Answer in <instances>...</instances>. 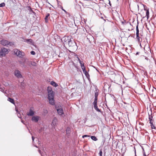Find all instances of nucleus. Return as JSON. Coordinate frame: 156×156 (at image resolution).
<instances>
[{"mask_svg": "<svg viewBox=\"0 0 156 156\" xmlns=\"http://www.w3.org/2000/svg\"><path fill=\"white\" fill-rule=\"evenodd\" d=\"M0 44L3 46H12L14 45L13 43L11 42H9L8 41L5 40H2L0 41Z\"/></svg>", "mask_w": 156, "mask_h": 156, "instance_id": "f257e3e1", "label": "nucleus"}, {"mask_svg": "<svg viewBox=\"0 0 156 156\" xmlns=\"http://www.w3.org/2000/svg\"><path fill=\"white\" fill-rule=\"evenodd\" d=\"M8 53L7 49L5 48H3L0 50V56L5 55V54Z\"/></svg>", "mask_w": 156, "mask_h": 156, "instance_id": "f03ea898", "label": "nucleus"}, {"mask_svg": "<svg viewBox=\"0 0 156 156\" xmlns=\"http://www.w3.org/2000/svg\"><path fill=\"white\" fill-rule=\"evenodd\" d=\"M13 52L14 54L16 55L17 56H19L20 57H21L23 56V55L22 54V52L18 49H15L13 50Z\"/></svg>", "mask_w": 156, "mask_h": 156, "instance_id": "7ed1b4c3", "label": "nucleus"}, {"mask_svg": "<svg viewBox=\"0 0 156 156\" xmlns=\"http://www.w3.org/2000/svg\"><path fill=\"white\" fill-rule=\"evenodd\" d=\"M67 44L69 45V47H74L75 48L77 47L76 43L74 41L71 40V38L70 40V41H69V42H68Z\"/></svg>", "mask_w": 156, "mask_h": 156, "instance_id": "20e7f679", "label": "nucleus"}, {"mask_svg": "<svg viewBox=\"0 0 156 156\" xmlns=\"http://www.w3.org/2000/svg\"><path fill=\"white\" fill-rule=\"evenodd\" d=\"M87 40L90 43L94 41V37L90 34H89L87 36Z\"/></svg>", "mask_w": 156, "mask_h": 156, "instance_id": "39448f33", "label": "nucleus"}, {"mask_svg": "<svg viewBox=\"0 0 156 156\" xmlns=\"http://www.w3.org/2000/svg\"><path fill=\"white\" fill-rule=\"evenodd\" d=\"M15 75L18 78H21L22 77V76L21 74L20 71L19 70H16L14 72Z\"/></svg>", "mask_w": 156, "mask_h": 156, "instance_id": "423d86ee", "label": "nucleus"}, {"mask_svg": "<svg viewBox=\"0 0 156 156\" xmlns=\"http://www.w3.org/2000/svg\"><path fill=\"white\" fill-rule=\"evenodd\" d=\"M71 38L69 36L64 37L62 38V41L65 43V44H67L69 41L70 39Z\"/></svg>", "mask_w": 156, "mask_h": 156, "instance_id": "0eeeda50", "label": "nucleus"}, {"mask_svg": "<svg viewBox=\"0 0 156 156\" xmlns=\"http://www.w3.org/2000/svg\"><path fill=\"white\" fill-rule=\"evenodd\" d=\"M56 109L58 114L60 115H62L64 114L62 108H57L56 107Z\"/></svg>", "mask_w": 156, "mask_h": 156, "instance_id": "6e6552de", "label": "nucleus"}, {"mask_svg": "<svg viewBox=\"0 0 156 156\" xmlns=\"http://www.w3.org/2000/svg\"><path fill=\"white\" fill-rule=\"evenodd\" d=\"M48 99L54 98V94L52 90L48 91Z\"/></svg>", "mask_w": 156, "mask_h": 156, "instance_id": "1a4fd4ad", "label": "nucleus"}, {"mask_svg": "<svg viewBox=\"0 0 156 156\" xmlns=\"http://www.w3.org/2000/svg\"><path fill=\"white\" fill-rule=\"evenodd\" d=\"M39 117L38 116H33L32 118V120L36 122H37L39 120Z\"/></svg>", "mask_w": 156, "mask_h": 156, "instance_id": "9d476101", "label": "nucleus"}, {"mask_svg": "<svg viewBox=\"0 0 156 156\" xmlns=\"http://www.w3.org/2000/svg\"><path fill=\"white\" fill-rule=\"evenodd\" d=\"M34 114V112L32 110L31 108L30 109L29 112L27 113L28 116H32Z\"/></svg>", "mask_w": 156, "mask_h": 156, "instance_id": "9b49d317", "label": "nucleus"}, {"mask_svg": "<svg viewBox=\"0 0 156 156\" xmlns=\"http://www.w3.org/2000/svg\"><path fill=\"white\" fill-rule=\"evenodd\" d=\"M50 104L52 105H55V101L54 98L48 99Z\"/></svg>", "mask_w": 156, "mask_h": 156, "instance_id": "f8f14e48", "label": "nucleus"}, {"mask_svg": "<svg viewBox=\"0 0 156 156\" xmlns=\"http://www.w3.org/2000/svg\"><path fill=\"white\" fill-rule=\"evenodd\" d=\"M24 41L28 44H31L32 43V40L31 39H27L25 40Z\"/></svg>", "mask_w": 156, "mask_h": 156, "instance_id": "ddd939ff", "label": "nucleus"}, {"mask_svg": "<svg viewBox=\"0 0 156 156\" xmlns=\"http://www.w3.org/2000/svg\"><path fill=\"white\" fill-rule=\"evenodd\" d=\"M149 119L150 121V122H154V120L153 119V116L152 115V113L151 115H150L149 114Z\"/></svg>", "mask_w": 156, "mask_h": 156, "instance_id": "4468645a", "label": "nucleus"}, {"mask_svg": "<svg viewBox=\"0 0 156 156\" xmlns=\"http://www.w3.org/2000/svg\"><path fill=\"white\" fill-rule=\"evenodd\" d=\"M138 22H137V24L136 26V36H139V29H138Z\"/></svg>", "mask_w": 156, "mask_h": 156, "instance_id": "2eb2a0df", "label": "nucleus"}, {"mask_svg": "<svg viewBox=\"0 0 156 156\" xmlns=\"http://www.w3.org/2000/svg\"><path fill=\"white\" fill-rule=\"evenodd\" d=\"M83 73L85 75L86 77L88 78H89V77H90V76H89V75L88 73V72H87L86 70H85L84 71H83Z\"/></svg>", "mask_w": 156, "mask_h": 156, "instance_id": "dca6fc26", "label": "nucleus"}, {"mask_svg": "<svg viewBox=\"0 0 156 156\" xmlns=\"http://www.w3.org/2000/svg\"><path fill=\"white\" fill-rule=\"evenodd\" d=\"M8 101L11 102L12 103L14 104V101L13 99L10 98H9L8 99Z\"/></svg>", "mask_w": 156, "mask_h": 156, "instance_id": "f3484780", "label": "nucleus"}, {"mask_svg": "<svg viewBox=\"0 0 156 156\" xmlns=\"http://www.w3.org/2000/svg\"><path fill=\"white\" fill-rule=\"evenodd\" d=\"M144 10H146V16H147V19H148L149 18V10H147L145 9H144Z\"/></svg>", "mask_w": 156, "mask_h": 156, "instance_id": "a211bd4d", "label": "nucleus"}, {"mask_svg": "<svg viewBox=\"0 0 156 156\" xmlns=\"http://www.w3.org/2000/svg\"><path fill=\"white\" fill-rule=\"evenodd\" d=\"M51 84L53 86L55 87H56L58 86V85L53 81H51Z\"/></svg>", "mask_w": 156, "mask_h": 156, "instance_id": "6ab92c4d", "label": "nucleus"}, {"mask_svg": "<svg viewBox=\"0 0 156 156\" xmlns=\"http://www.w3.org/2000/svg\"><path fill=\"white\" fill-rule=\"evenodd\" d=\"M153 122H150V126L151 127V128L152 129H155V127L154 126V125L153 124Z\"/></svg>", "mask_w": 156, "mask_h": 156, "instance_id": "aec40b11", "label": "nucleus"}, {"mask_svg": "<svg viewBox=\"0 0 156 156\" xmlns=\"http://www.w3.org/2000/svg\"><path fill=\"white\" fill-rule=\"evenodd\" d=\"M152 91L153 92L152 95L156 97V88H155L154 89H152Z\"/></svg>", "mask_w": 156, "mask_h": 156, "instance_id": "412c9836", "label": "nucleus"}, {"mask_svg": "<svg viewBox=\"0 0 156 156\" xmlns=\"http://www.w3.org/2000/svg\"><path fill=\"white\" fill-rule=\"evenodd\" d=\"M0 90L5 94L6 93L5 92H4V87H2L1 86H0Z\"/></svg>", "mask_w": 156, "mask_h": 156, "instance_id": "4be33fe9", "label": "nucleus"}, {"mask_svg": "<svg viewBox=\"0 0 156 156\" xmlns=\"http://www.w3.org/2000/svg\"><path fill=\"white\" fill-rule=\"evenodd\" d=\"M91 138L93 140H94L95 141H96L98 140V139L97 137L94 136H91Z\"/></svg>", "mask_w": 156, "mask_h": 156, "instance_id": "5701e85b", "label": "nucleus"}, {"mask_svg": "<svg viewBox=\"0 0 156 156\" xmlns=\"http://www.w3.org/2000/svg\"><path fill=\"white\" fill-rule=\"evenodd\" d=\"M94 108L95 109L97 112H101V110L100 109H99L98 108V106H94Z\"/></svg>", "mask_w": 156, "mask_h": 156, "instance_id": "b1692460", "label": "nucleus"}, {"mask_svg": "<svg viewBox=\"0 0 156 156\" xmlns=\"http://www.w3.org/2000/svg\"><path fill=\"white\" fill-rule=\"evenodd\" d=\"M50 14L49 13H47L45 17V20L46 22H48V18Z\"/></svg>", "mask_w": 156, "mask_h": 156, "instance_id": "393cba45", "label": "nucleus"}, {"mask_svg": "<svg viewBox=\"0 0 156 156\" xmlns=\"http://www.w3.org/2000/svg\"><path fill=\"white\" fill-rule=\"evenodd\" d=\"M57 119L56 117L54 118L53 121L52 122V123L54 125L55 124V122L57 121Z\"/></svg>", "mask_w": 156, "mask_h": 156, "instance_id": "a878e982", "label": "nucleus"}, {"mask_svg": "<svg viewBox=\"0 0 156 156\" xmlns=\"http://www.w3.org/2000/svg\"><path fill=\"white\" fill-rule=\"evenodd\" d=\"M28 9L30 10V12L33 13L34 14H35V13L32 10L31 8L30 7H29Z\"/></svg>", "mask_w": 156, "mask_h": 156, "instance_id": "bb28decb", "label": "nucleus"}, {"mask_svg": "<svg viewBox=\"0 0 156 156\" xmlns=\"http://www.w3.org/2000/svg\"><path fill=\"white\" fill-rule=\"evenodd\" d=\"M98 93L97 90H95V97H98Z\"/></svg>", "mask_w": 156, "mask_h": 156, "instance_id": "cd10ccee", "label": "nucleus"}, {"mask_svg": "<svg viewBox=\"0 0 156 156\" xmlns=\"http://www.w3.org/2000/svg\"><path fill=\"white\" fill-rule=\"evenodd\" d=\"M5 5V4L4 2H2L0 4V7H2Z\"/></svg>", "mask_w": 156, "mask_h": 156, "instance_id": "c85d7f7f", "label": "nucleus"}, {"mask_svg": "<svg viewBox=\"0 0 156 156\" xmlns=\"http://www.w3.org/2000/svg\"><path fill=\"white\" fill-rule=\"evenodd\" d=\"M94 107L97 106V101H94L93 102Z\"/></svg>", "mask_w": 156, "mask_h": 156, "instance_id": "c756f323", "label": "nucleus"}, {"mask_svg": "<svg viewBox=\"0 0 156 156\" xmlns=\"http://www.w3.org/2000/svg\"><path fill=\"white\" fill-rule=\"evenodd\" d=\"M99 154L100 156H102V150H100L99 153Z\"/></svg>", "mask_w": 156, "mask_h": 156, "instance_id": "7c9ffc66", "label": "nucleus"}, {"mask_svg": "<svg viewBox=\"0 0 156 156\" xmlns=\"http://www.w3.org/2000/svg\"><path fill=\"white\" fill-rule=\"evenodd\" d=\"M30 54L33 55H34L36 54V53L34 51H32L30 52Z\"/></svg>", "mask_w": 156, "mask_h": 156, "instance_id": "2f4dec72", "label": "nucleus"}, {"mask_svg": "<svg viewBox=\"0 0 156 156\" xmlns=\"http://www.w3.org/2000/svg\"><path fill=\"white\" fill-rule=\"evenodd\" d=\"M140 37L139 36H136V39L138 42H140Z\"/></svg>", "mask_w": 156, "mask_h": 156, "instance_id": "473e14b6", "label": "nucleus"}, {"mask_svg": "<svg viewBox=\"0 0 156 156\" xmlns=\"http://www.w3.org/2000/svg\"><path fill=\"white\" fill-rule=\"evenodd\" d=\"M76 56H77V58L78 61L79 62V63H80L82 62L81 61L80 58L78 57V56L76 55Z\"/></svg>", "mask_w": 156, "mask_h": 156, "instance_id": "72a5a7b5", "label": "nucleus"}, {"mask_svg": "<svg viewBox=\"0 0 156 156\" xmlns=\"http://www.w3.org/2000/svg\"><path fill=\"white\" fill-rule=\"evenodd\" d=\"M90 137V136L89 135H84L82 136V138H83L85 137Z\"/></svg>", "mask_w": 156, "mask_h": 156, "instance_id": "f704fd0d", "label": "nucleus"}, {"mask_svg": "<svg viewBox=\"0 0 156 156\" xmlns=\"http://www.w3.org/2000/svg\"><path fill=\"white\" fill-rule=\"evenodd\" d=\"M61 9H62L63 11H64L65 12L66 14H67L68 12L65 9H64L63 8V7H61Z\"/></svg>", "mask_w": 156, "mask_h": 156, "instance_id": "c9c22d12", "label": "nucleus"}, {"mask_svg": "<svg viewBox=\"0 0 156 156\" xmlns=\"http://www.w3.org/2000/svg\"><path fill=\"white\" fill-rule=\"evenodd\" d=\"M67 132L69 133V132L70 131V128L69 127H68L66 129Z\"/></svg>", "mask_w": 156, "mask_h": 156, "instance_id": "e433bc0d", "label": "nucleus"}, {"mask_svg": "<svg viewBox=\"0 0 156 156\" xmlns=\"http://www.w3.org/2000/svg\"><path fill=\"white\" fill-rule=\"evenodd\" d=\"M31 65L34 66H36V63L34 62H33L32 63Z\"/></svg>", "mask_w": 156, "mask_h": 156, "instance_id": "4c0bfd02", "label": "nucleus"}, {"mask_svg": "<svg viewBox=\"0 0 156 156\" xmlns=\"http://www.w3.org/2000/svg\"><path fill=\"white\" fill-rule=\"evenodd\" d=\"M80 63V64L81 67V68L83 67H84V64L83 63H82V62Z\"/></svg>", "mask_w": 156, "mask_h": 156, "instance_id": "58836bf2", "label": "nucleus"}, {"mask_svg": "<svg viewBox=\"0 0 156 156\" xmlns=\"http://www.w3.org/2000/svg\"><path fill=\"white\" fill-rule=\"evenodd\" d=\"M143 156H147L145 154V152L144 150V149H143Z\"/></svg>", "mask_w": 156, "mask_h": 156, "instance_id": "ea45409f", "label": "nucleus"}, {"mask_svg": "<svg viewBox=\"0 0 156 156\" xmlns=\"http://www.w3.org/2000/svg\"><path fill=\"white\" fill-rule=\"evenodd\" d=\"M98 101V97H95L94 101Z\"/></svg>", "mask_w": 156, "mask_h": 156, "instance_id": "a19ab883", "label": "nucleus"}, {"mask_svg": "<svg viewBox=\"0 0 156 156\" xmlns=\"http://www.w3.org/2000/svg\"><path fill=\"white\" fill-rule=\"evenodd\" d=\"M81 69H82V70H83V71H84L86 70L85 67L82 68Z\"/></svg>", "mask_w": 156, "mask_h": 156, "instance_id": "79ce46f5", "label": "nucleus"}, {"mask_svg": "<svg viewBox=\"0 0 156 156\" xmlns=\"http://www.w3.org/2000/svg\"><path fill=\"white\" fill-rule=\"evenodd\" d=\"M78 30H79L80 31H84V30L83 29H80V28L79 29H78Z\"/></svg>", "mask_w": 156, "mask_h": 156, "instance_id": "37998d69", "label": "nucleus"}, {"mask_svg": "<svg viewBox=\"0 0 156 156\" xmlns=\"http://www.w3.org/2000/svg\"><path fill=\"white\" fill-rule=\"evenodd\" d=\"M17 116H18V117L19 118H20V113H18V114H17Z\"/></svg>", "mask_w": 156, "mask_h": 156, "instance_id": "c03bdc74", "label": "nucleus"}, {"mask_svg": "<svg viewBox=\"0 0 156 156\" xmlns=\"http://www.w3.org/2000/svg\"><path fill=\"white\" fill-rule=\"evenodd\" d=\"M32 140H33V142L34 141V137L33 136H32Z\"/></svg>", "mask_w": 156, "mask_h": 156, "instance_id": "a18cd8bd", "label": "nucleus"}, {"mask_svg": "<svg viewBox=\"0 0 156 156\" xmlns=\"http://www.w3.org/2000/svg\"><path fill=\"white\" fill-rule=\"evenodd\" d=\"M42 129H40L38 130V132L40 133L41 132Z\"/></svg>", "mask_w": 156, "mask_h": 156, "instance_id": "49530a36", "label": "nucleus"}, {"mask_svg": "<svg viewBox=\"0 0 156 156\" xmlns=\"http://www.w3.org/2000/svg\"><path fill=\"white\" fill-rule=\"evenodd\" d=\"M139 53V52H137L136 54V55H138Z\"/></svg>", "mask_w": 156, "mask_h": 156, "instance_id": "de8ad7c7", "label": "nucleus"}, {"mask_svg": "<svg viewBox=\"0 0 156 156\" xmlns=\"http://www.w3.org/2000/svg\"><path fill=\"white\" fill-rule=\"evenodd\" d=\"M135 156H136V151L135 150Z\"/></svg>", "mask_w": 156, "mask_h": 156, "instance_id": "09e8293b", "label": "nucleus"}, {"mask_svg": "<svg viewBox=\"0 0 156 156\" xmlns=\"http://www.w3.org/2000/svg\"><path fill=\"white\" fill-rule=\"evenodd\" d=\"M145 59H146V60H147L148 59V58L147 57H146L145 58Z\"/></svg>", "mask_w": 156, "mask_h": 156, "instance_id": "8fccbe9b", "label": "nucleus"}, {"mask_svg": "<svg viewBox=\"0 0 156 156\" xmlns=\"http://www.w3.org/2000/svg\"><path fill=\"white\" fill-rule=\"evenodd\" d=\"M35 146L36 147H37V146L36 145H35Z\"/></svg>", "mask_w": 156, "mask_h": 156, "instance_id": "3c124183", "label": "nucleus"}, {"mask_svg": "<svg viewBox=\"0 0 156 156\" xmlns=\"http://www.w3.org/2000/svg\"><path fill=\"white\" fill-rule=\"evenodd\" d=\"M16 111L17 112H18V110H16Z\"/></svg>", "mask_w": 156, "mask_h": 156, "instance_id": "603ef678", "label": "nucleus"}, {"mask_svg": "<svg viewBox=\"0 0 156 156\" xmlns=\"http://www.w3.org/2000/svg\"><path fill=\"white\" fill-rule=\"evenodd\" d=\"M39 152L40 153V151L39 150Z\"/></svg>", "mask_w": 156, "mask_h": 156, "instance_id": "864d4df0", "label": "nucleus"}, {"mask_svg": "<svg viewBox=\"0 0 156 156\" xmlns=\"http://www.w3.org/2000/svg\"><path fill=\"white\" fill-rule=\"evenodd\" d=\"M101 18L103 19V17H101Z\"/></svg>", "mask_w": 156, "mask_h": 156, "instance_id": "5fc2aeb1", "label": "nucleus"}, {"mask_svg": "<svg viewBox=\"0 0 156 156\" xmlns=\"http://www.w3.org/2000/svg\"><path fill=\"white\" fill-rule=\"evenodd\" d=\"M22 122L23 123V121H22Z\"/></svg>", "mask_w": 156, "mask_h": 156, "instance_id": "6e6d98bb", "label": "nucleus"}]
</instances>
